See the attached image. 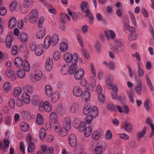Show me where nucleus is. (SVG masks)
Masks as SVG:
<instances>
[{
	"instance_id": "obj_51",
	"label": "nucleus",
	"mask_w": 154,
	"mask_h": 154,
	"mask_svg": "<svg viewBox=\"0 0 154 154\" xmlns=\"http://www.w3.org/2000/svg\"><path fill=\"white\" fill-rule=\"evenodd\" d=\"M149 98H147L145 100L144 103V106L145 109L147 110L148 111H149L150 109V107L149 105Z\"/></svg>"
},
{
	"instance_id": "obj_11",
	"label": "nucleus",
	"mask_w": 154,
	"mask_h": 154,
	"mask_svg": "<svg viewBox=\"0 0 154 154\" xmlns=\"http://www.w3.org/2000/svg\"><path fill=\"white\" fill-rule=\"evenodd\" d=\"M7 76L12 81H15L17 78L16 75L11 70H7L5 72Z\"/></svg>"
},
{
	"instance_id": "obj_63",
	"label": "nucleus",
	"mask_w": 154,
	"mask_h": 154,
	"mask_svg": "<svg viewBox=\"0 0 154 154\" xmlns=\"http://www.w3.org/2000/svg\"><path fill=\"white\" fill-rule=\"evenodd\" d=\"M120 137L122 139L125 140H128L129 138V136L128 135L124 133L120 134Z\"/></svg>"
},
{
	"instance_id": "obj_22",
	"label": "nucleus",
	"mask_w": 154,
	"mask_h": 154,
	"mask_svg": "<svg viewBox=\"0 0 154 154\" xmlns=\"http://www.w3.org/2000/svg\"><path fill=\"white\" fill-rule=\"evenodd\" d=\"M115 41L114 44L115 45L117 46L118 48L119 49V50H123L124 49V46L120 40L116 39L115 40Z\"/></svg>"
},
{
	"instance_id": "obj_3",
	"label": "nucleus",
	"mask_w": 154,
	"mask_h": 154,
	"mask_svg": "<svg viewBox=\"0 0 154 154\" xmlns=\"http://www.w3.org/2000/svg\"><path fill=\"white\" fill-rule=\"evenodd\" d=\"M77 68L76 63H73L69 67L68 66L64 65L62 66L61 69V72L63 75H66L69 73L72 74L75 72Z\"/></svg>"
},
{
	"instance_id": "obj_17",
	"label": "nucleus",
	"mask_w": 154,
	"mask_h": 154,
	"mask_svg": "<svg viewBox=\"0 0 154 154\" xmlns=\"http://www.w3.org/2000/svg\"><path fill=\"white\" fill-rule=\"evenodd\" d=\"M82 96L83 99L86 101H88L91 97V94L89 92L86 91L82 93Z\"/></svg>"
},
{
	"instance_id": "obj_13",
	"label": "nucleus",
	"mask_w": 154,
	"mask_h": 154,
	"mask_svg": "<svg viewBox=\"0 0 154 154\" xmlns=\"http://www.w3.org/2000/svg\"><path fill=\"white\" fill-rule=\"evenodd\" d=\"M46 32V30L44 27H39L38 31L37 33V37L39 39L42 38L45 35Z\"/></svg>"
},
{
	"instance_id": "obj_27",
	"label": "nucleus",
	"mask_w": 154,
	"mask_h": 154,
	"mask_svg": "<svg viewBox=\"0 0 154 154\" xmlns=\"http://www.w3.org/2000/svg\"><path fill=\"white\" fill-rule=\"evenodd\" d=\"M101 133L99 131H95L92 134V137L95 140H98L101 137Z\"/></svg>"
},
{
	"instance_id": "obj_18",
	"label": "nucleus",
	"mask_w": 154,
	"mask_h": 154,
	"mask_svg": "<svg viewBox=\"0 0 154 154\" xmlns=\"http://www.w3.org/2000/svg\"><path fill=\"white\" fill-rule=\"evenodd\" d=\"M39 136L40 139L44 140L46 136V131L44 128H42L39 131Z\"/></svg>"
},
{
	"instance_id": "obj_46",
	"label": "nucleus",
	"mask_w": 154,
	"mask_h": 154,
	"mask_svg": "<svg viewBox=\"0 0 154 154\" xmlns=\"http://www.w3.org/2000/svg\"><path fill=\"white\" fill-rule=\"evenodd\" d=\"M60 56V53L58 51H55L53 54V58L55 60H58Z\"/></svg>"
},
{
	"instance_id": "obj_35",
	"label": "nucleus",
	"mask_w": 154,
	"mask_h": 154,
	"mask_svg": "<svg viewBox=\"0 0 154 154\" xmlns=\"http://www.w3.org/2000/svg\"><path fill=\"white\" fill-rule=\"evenodd\" d=\"M35 148L34 143L32 142H30L28 146V151L29 152H33L34 151Z\"/></svg>"
},
{
	"instance_id": "obj_59",
	"label": "nucleus",
	"mask_w": 154,
	"mask_h": 154,
	"mask_svg": "<svg viewBox=\"0 0 154 154\" xmlns=\"http://www.w3.org/2000/svg\"><path fill=\"white\" fill-rule=\"evenodd\" d=\"M9 104L10 107L11 109H14L15 106V101L14 99H12L9 100Z\"/></svg>"
},
{
	"instance_id": "obj_62",
	"label": "nucleus",
	"mask_w": 154,
	"mask_h": 154,
	"mask_svg": "<svg viewBox=\"0 0 154 154\" xmlns=\"http://www.w3.org/2000/svg\"><path fill=\"white\" fill-rule=\"evenodd\" d=\"M24 90L28 92H31L32 91V88L29 86H24L23 88Z\"/></svg>"
},
{
	"instance_id": "obj_37",
	"label": "nucleus",
	"mask_w": 154,
	"mask_h": 154,
	"mask_svg": "<svg viewBox=\"0 0 154 154\" xmlns=\"http://www.w3.org/2000/svg\"><path fill=\"white\" fill-rule=\"evenodd\" d=\"M142 86V83H140L135 88L136 92L137 94L138 95H140L141 94Z\"/></svg>"
},
{
	"instance_id": "obj_32",
	"label": "nucleus",
	"mask_w": 154,
	"mask_h": 154,
	"mask_svg": "<svg viewBox=\"0 0 154 154\" xmlns=\"http://www.w3.org/2000/svg\"><path fill=\"white\" fill-rule=\"evenodd\" d=\"M96 17L97 20L99 21H101L104 24H106L107 23V20L104 18H103L101 14L99 13H97L96 15Z\"/></svg>"
},
{
	"instance_id": "obj_1",
	"label": "nucleus",
	"mask_w": 154,
	"mask_h": 154,
	"mask_svg": "<svg viewBox=\"0 0 154 154\" xmlns=\"http://www.w3.org/2000/svg\"><path fill=\"white\" fill-rule=\"evenodd\" d=\"M59 40V37L56 34H54L52 38L50 35H48L45 38L43 47L45 49H47L50 45L55 46L58 42Z\"/></svg>"
},
{
	"instance_id": "obj_19",
	"label": "nucleus",
	"mask_w": 154,
	"mask_h": 154,
	"mask_svg": "<svg viewBox=\"0 0 154 154\" xmlns=\"http://www.w3.org/2000/svg\"><path fill=\"white\" fill-rule=\"evenodd\" d=\"M16 18L14 17H11L9 22L8 27L9 28L12 29L14 28L16 25Z\"/></svg>"
},
{
	"instance_id": "obj_4",
	"label": "nucleus",
	"mask_w": 154,
	"mask_h": 154,
	"mask_svg": "<svg viewBox=\"0 0 154 154\" xmlns=\"http://www.w3.org/2000/svg\"><path fill=\"white\" fill-rule=\"evenodd\" d=\"M63 59L66 63H70L72 60H73L74 63H76L78 61V56L77 54L75 53L72 55L70 53H66L64 55Z\"/></svg>"
},
{
	"instance_id": "obj_39",
	"label": "nucleus",
	"mask_w": 154,
	"mask_h": 154,
	"mask_svg": "<svg viewBox=\"0 0 154 154\" xmlns=\"http://www.w3.org/2000/svg\"><path fill=\"white\" fill-rule=\"evenodd\" d=\"M65 127L67 128V129H70L71 127V120L69 117L66 118L65 121Z\"/></svg>"
},
{
	"instance_id": "obj_47",
	"label": "nucleus",
	"mask_w": 154,
	"mask_h": 154,
	"mask_svg": "<svg viewBox=\"0 0 154 154\" xmlns=\"http://www.w3.org/2000/svg\"><path fill=\"white\" fill-rule=\"evenodd\" d=\"M102 148L100 146H97L94 151V154H101L102 152Z\"/></svg>"
},
{
	"instance_id": "obj_15",
	"label": "nucleus",
	"mask_w": 154,
	"mask_h": 154,
	"mask_svg": "<svg viewBox=\"0 0 154 154\" xmlns=\"http://www.w3.org/2000/svg\"><path fill=\"white\" fill-rule=\"evenodd\" d=\"M105 34L108 40H109L110 38L112 39H114L116 37V35L114 32L112 30H109V33L108 32L106 31H105Z\"/></svg>"
},
{
	"instance_id": "obj_53",
	"label": "nucleus",
	"mask_w": 154,
	"mask_h": 154,
	"mask_svg": "<svg viewBox=\"0 0 154 154\" xmlns=\"http://www.w3.org/2000/svg\"><path fill=\"white\" fill-rule=\"evenodd\" d=\"M128 97L129 100L132 103H134V98L132 95V94L129 91H128L127 92Z\"/></svg>"
},
{
	"instance_id": "obj_20",
	"label": "nucleus",
	"mask_w": 154,
	"mask_h": 154,
	"mask_svg": "<svg viewBox=\"0 0 154 154\" xmlns=\"http://www.w3.org/2000/svg\"><path fill=\"white\" fill-rule=\"evenodd\" d=\"M106 108L108 110L112 112L117 111L116 106L112 103H108L107 105Z\"/></svg>"
},
{
	"instance_id": "obj_31",
	"label": "nucleus",
	"mask_w": 154,
	"mask_h": 154,
	"mask_svg": "<svg viewBox=\"0 0 154 154\" xmlns=\"http://www.w3.org/2000/svg\"><path fill=\"white\" fill-rule=\"evenodd\" d=\"M84 135L86 137H88L91 134L92 131V128L91 126H88L85 128Z\"/></svg>"
},
{
	"instance_id": "obj_52",
	"label": "nucleus",
	"mask_w": 154,
	"mask_h": 154,
	"mask_svg": "<svg viewBox=\"0 0 154 154\" xmlns=\"http://www.w3.org/2000/svg\"><path fill=\"white\" fill-rule=\"evenodd\" d=\"M54 126L55 127L54 129L55 132H58L60 131V126L58 122L55 123H54Z\"/></svg>"
},
{
	"instance_id": "obj_40",
	"label": "nucleus",
	"mask_w": 154,
	"mask_h": 154,
	"mask_svg": "<svg viewBox=\"0 0 154 154\" xmlns=\"http://www.w3.org/2000/svg\"><path fill=\"white\" fill-rule=\"evenodd\" d=\"M25 72L24 70H20L17 72L18 77L20 78H23L25 75Z\"/></svg>"
},
{
	"instance_id": "obj_2",
	"label": "nucleus",
	"mask_w": 154,
	"mask_h": 154,
	"mask_svg": "<svg viewBox=\"0 0 154 154\" xmlns=\"http://www.w3.org/2000/svg\"><path fill=\"white\" fill-rule=\"evenodd\" d=\"M83 112L85 115L90 113L94 117H95L98 114L99 111L97 106L91 107L88 104H86L83 110Z\"/></svg>"
},
{
	"instance_id": "obj_29",
	"label": "nucleus",
	"mask_w": 154,
	"mask_h": 154,
	"mask_svg": "<svg viewBox=\"0 0 154 154\" xmlns=\"http://www.w3.org/2000/svg\"><path fill=\"white\" fill-rule=\"evenodd\" d=\"M69 130V129H67V128L65 127L62 128L59 132L60 135L62 137L66 136Z\"/></svg>"
},
{
	"instance_id": "obj_44",
	"label": "nucleus",
	"mask_w": 154,
	"mask_h": 154,
	"mask_svg": "<svg viewBox=\"0 0 154 154\" xmlns=\"http://www.w3.org/2000/svg\"><path fill=\"white\" fill-rule=\"evenodd\" d=\"M20 129L23 131H26L29 130V125L26 123L23 124L20 126Z\"/></svg>"
},
{
	"instance_id": "obj_60",
	"label": "nucleus",
	"mask_w": 154,
	"mask_h": 154,
	"mask_svg": "<svg viewBox=\"0 0 154 154\" xmlns=\"http://www.w3.org/2000/svg\"><path fill=\"white\" fill-rule=\"evenodd\" d=\"M4 88L5 91H9L11 89V86L9 83L8 82H6L5 83Z\"/></svg>"
},
{
	"instance_id": "obj_23",
	"label": "nucleus",
	"mask_w": 154,
	"mask_h": 154,
	"mask_svg": "<svg viewBox=\"0 0 154 154\" xmlns=\"http://www.w3.org/2000/svg\"><path fill=\"white\" fill-rule=\"evenodd\" d=\"M68 48V44L65 42H62L60 45V49L62 51H66Z\"/></svg>"
},
{
	"instance_id": "obj_7",
	"label": "nucleus",
	"mask_w": 154,
	"mask_h": 154,
	"mask_svg": "<svg viewBox=\"0 0 154 154\" xmlns=\"http://www.w3.org/2000/svg\"><path fill=\"white\" fill-rule=\"evenodd\" d=\"M84 13L86 14L85 17H87L89 19L88 23L89 24H92L94 21V17L93 14L91 12L89 9H85Z\"/></svg>"
},
{
	"instance_id": "obj_30",
	"label": "nucleus",
	"mask_w": 154,
	"mask_h": 154,
	"mask_svg": "<svg viewBox=\"0 0 154 154\" xmlns=\"http://www.w3.org/2000/svg\"><path fill=\"white\" fill-rule=\"evenodd\" d=\"M30 7L24 4L23 5L21 6L20 8V11L23 14H24L29 10V8Z\"/></svg>"
},
{
	"instance_id": "obj_6",
	"label": "nucleus",
	"mask_w": 154,
	"mask_h": 154,
	"mask_svg": "<svg viewBox=\"0 0 154 154\" xmlns=\"http://www.w3.org/2000/svg\"><path fill=\"white\" fill-rule=\"evenodd\" d=\"M38 19V11L36 9L32 10L29 13V21L30 22L35 24L36 23Z\"/></svg>"
},
{
	"instance_id": "obj_8",
	"label": "nucleus",
	"mask_w": 154,
	"mask_h": 154,
	"mask_svg": "<svg viewBox=\"0 0 154 154\" xmlns=\"http://www.w3.org/2000/svg\"><path fill=\"white\" fill-rule=\"evenodd\" d=\"M74 77L75 79L79 80L82 79L84 75L85 72L82 69H79L75 70L74 72Z\"/></svg>"
},
{
	"instance_id": "obj_14",
	"label": "nucleus",
	"mask_w": 154,
	"mask_h": 154,
	"mask_svg": "<svg viewBox=\"0 0 154 154\" xmlns=\"http://www.w3.org/2000/svg\"><path fill=\"white\" fill-rule=\"evenodd\" d=\"M73 93L75 96L79 97L82 95V91L81 88L78 86H75L73 90Z\"/></svg>"
},
{
	"instance_id": "obj_41",
	"label": "nucleus",
	"mask_w": 154,
	"mask_h": 154,
	"mask_svg": "<svg viewBox=\"0 0 154 154\" xmlns=\"http://www.w3.org/2000/svg\"><path fill=\"white\" fill-rule=\"evenodd\" d=\"M21 88L20 87L16 88L14 89L13 95L15 97L19 96L21 93Z\"/></svg>"
},
{
	"instance_id": "obj_26",
	"label": "nucleus",
	"mask_w": 154,
	"mask_h": 154,
	"mask_svg": "<svg viewBox=\"0 0 154 154\" xmlns=\"http://www.w3.org/2000/svg\"><path fill=\"white\" fill-rule=\"evenodd\" d=\"M44 120V118L42 115L38 113L36 120V123L38 125H42L43 123Z\"/></svg>"
},
{
	"instance_id": "obj_56",
	"label": "nucleus",
	"mask_w": 154,
	"mask_h": 154,
	"mask_svg": "<svg viewBox=\"0 0 154 154\" xmlns=\"http://www.w3.org/2000/svg\"><path fill=\"white\" fill-rule=\"evenodd\" d=\"M93 116L92 115H89L86 118V122L89 124L91 123L93 119Z\"/></svg>"
},
{
	"instance_id": "obj_57",
	"label": "nucleus",
	"mask_w": 154,
	"mask_h": 154,
	"mask_svg": "<svg viewBox=\"0 0 154 154\" xmlns=\"http://www.w3.org/2000/svg\"><path fill=\"white\" fill-rule=\"evenodd\" d=\"M11 52L14 55H16L18 54L17 47V46L15 45L12 47Z\"/></svg>"
},
{
	"instance_id": "obj_49",
	"label": "nucleus",
	"mask_w": 154,
	"mask_h": 154,
	"mask_svg": "<svg viewBox=\"0 0 154 154\" xmlns=\"http://www.w3.org/2000/svg\"><path fill=\"white\" fill-rule=\"evenodd\" d=\"M20 38L21 41L26 42L27 40V37L25 33H22L20 36Z\"/></svg>"
},
{
	"instance_id": "obj_43",
	"label": "nucleus",
	"mask_w": 154,
	"mask_h": 154,
	"mask_svg": "<svg viewBox=\"0 0 154 154\" xmlns=\"http://www.w3.org/2000/svg\"><path fill=\"white\" fill-rule=\"evenodd\" d=\"M125 129L128 132H131L132 130L131 125L129 123H126L124 125Z\"/></svg>"
},
{
	"instance_id": "obj_33",
	"label": "nucleus",
	"mask_w": 154,
	"mask_h": 154,
	"mask_svg": "<svg viewBox=\"0 0 154 154\" xmlns=\"http://www.w3.org/2000/svg\"><path fill=\"white\" fill-rule=\"evenodd\" d=\"M23 63L21 58L20 57H17L14 60V63L15 65L18 67L20 66Z\"/></svg>"
},
{
	"instance_id": "obj_38",
	"label": "nucleus",
	"mask_w": 154,
	"mask_h": 154,
	"mask_svg": "<svg viewBox=\"0 0 154 154\" xmlns=\"http://www.w3.org/2000/svg\"><path fill=\"white\" fill-rule=\"evenodd\" d=\"M45 90L48 96H51L52 93V88L49 85H47L45 87Z\"/></svg>"
},
{
	"instance_id": "obj_55",
	"label": "nucleus",
	"mask_w": 154,
	"mask_h": 154,
	"mask_svg": "<svg viewBox=\"0 0 154 154\" xmlns=\"http://www.w3.org/2000/svg\"><path fill=\"white\" fill-rule=\"evenodd\" d=\"M17 3L15 2H13L10 4L9 6V8L11 11H13L15 9L17 6Z\"/></svg>"
},
{
	"instance_id": "obj_10",
	"label": "nucleus",
	"mask_w": 154,
	"mask_h": 154,
	"mask_svg": "<svg viewBox=\"0 0 154 154\" xmlns=\"http://www.w3.org/2000/svg\"><path fill=\"white\" fill-rule=\"evenodd\" d=\"M68 142L71 146L75 147L76 144L77 140L76 136L74 134H71L69 136Z\"/></svg>"
},
{
	"instance_id": "obj_34",
	"label": "nucleus",
	"mask_w": 154,
	"mask_h": 154,
	"mask_svg": "<svg viewBox=\"0 0 154 154\" xmlns=\"http://www.w3.org/2000/svg\"><path fill=\"white\" fill-rule=\"evenodd\" d=\"M137 37V34L136 33L132 32L128 35V38L129 41H132L135 40Z\"/></svg>"
},
{
	"instance_id": "obj_24",
	"label": "nucleus",
	"mask_w": 154,
	"mask_h": 154,
	"mask_svg": "<svg viewBox=\"0 0 154 154\" xmlns=\"http://www.w3.org/2000/svg\"><path fill=\"white\" fill-rule=\"evenodd\" d=\"M24 71L28 72L30 69V66L28 62L26 60H24L23 61V63L22 65Z\"/></svg>"
},
{
	"instance_id": "obj_45",
	"label": "nucleus",
	"mask_w": 154,
	"mask_h": 154,
	"mask_svg": "<svg viewBox=\"0 0 154 154\" xmlns=\"http://www.w3.org/2000/svg\"><path fill=\"white\" fill-rule=\"evenodd\" d=\"M82 122L79 120V119H77L76 120H74L73 122V124L74 126L76 128H79V125Z\"/></svg>"
},
{
	"instance_id": "obj_48",
	"label": "nucleus",
	"mask_w": 154,
	"mask_h": 154,
	"mask_svg": "<svg viewBox=\"0 0 154 154\" xmlns=\"http://www.w3.org/2000/svg\"><path fill=\"white\" fill-rule=\"evenodd\" d=\"M146 130V128L144 127L143 128V131H142L140 132L137 134V137L138 138H140L142 137L145 134Z\"/></svg>"
},
{
	"instance_id": "obj_42",
	"label": "nucleus",
	"mask_w": 154,
	"mask_h": 154,
	"mask_svg": "<svg viewBox=\"0 0 154 154\" xmlns=\"http://www.w3.org/2000/svg\"><path fill=\"white\" fill-rule=\"evenodd\" d=\"M78 108V106L76 104H73L72 105L70 108V111L72 113L76 112Z\"/></svg>"
},
{
	"instance_id": "obj_16",
	"label": "nucleus",
	"mask_w": 154,
	"mask_h": 154,
	"mask_svg": "<svg viewBox=\"0 0 154 154\" xmlns=\"http://www.w3.org/2000/svg\"><path fill=\"white\" fill-rule=\"evenodd\" d=\"M22 99L24 102L26 104L29 103L30 102V97L27 93L25 92L22 95Z\"/></svg>"
},
{
	"instance_id": "obj_25",
	"label": "nucleus",
	"mask_w": 154,
	"mask_h": 154,
	"mask_svg": "<svg viewBox=\"0 0 154 154\" xmlns=\"http://www.w3.org/2000/svg\"><path fill=\"white\" fill-rule=\"evenodd\" d=\"M59 98V93L55 92L51 96V100L53 103H55L58 100Z\"/></svg>"
},
{
	"instance_id": "obj_54",
	"label": "nucleus",
	"mask_w": 154,
	"mask_h": 154,
	"mask_svg": "<svg viewBox=\"0 0 154 154\" xmlns=\"http://www.w3.org/2000/svg\"><path fill=\"white\" fill-rule=\"evenodd\" d=\"M7 10L6 8L4 7L0 8V14L2 16L5 15L6 13Z\"/></svg>"
},
{
	"instance_id": "obj_9",
	"label": "nucleus",
	"mask_w": 154,
	"mask_h": 154,
	"mask_svg": "<svg viewBox=\"0 0 154 154\" xmlns=\"http://www.w3.org/2000/svg\"><path fill=\"white\" fill-rule=\"evenodd\" d=\"M39 106L43 108L45 111L47 112H50L52 110V107L48 101H45L44 103L42 102L40 103Z\"/></svg>"
},
{
	"instance_id": "obj_36",
	"label": "nucleus",
	"mask_w": 154,
	"mask_h": 154,
	"mask_svg": "<svg viewBox=\"0 0 154 154\" xmlns=\"http://www.w3.org/2000/svg\"><path fill=\"white\" fill-rule=\"evenodd\" d=\"M89 7V5L88 3L86 1L82 2L80 5V9L81 11L84 13L85 10L84 8H88Z\"/></svg>"
},
{
	"instance_id": "obj_5",
	"label": "nucleus",
	"mask_w": 154,
	"mask_h": 154,
	"mask_svg": "<svg viewBox=\"0 0 154 154\" xmlns=\"http://www.w3.org/2000/svg\"><path fill=\"white\" fill-rule=\"evenodd\" d=\"M42 47L43 45L42 44L36 46V43L35 42H33L31 45L30 48L32 51H35V55L40 56L43 53Z\"/></svg>"
},
{
	"instance_id": "obj_64",
	"label": "nucleus",
	"mask_w": 154,
	"mask_h": 154,
	"mask_svg": "<svg viewBox=\"0 0 154 154\" xmlns=\"http://www.w3.org/2000/svg\"><path fill=\"white\" fill-rule=\"evenodd\" d=\"M19 49L22 52H24L26 50V46L25 44H23L20 46Z\"/></svg>"
},
{
	"instance_id": "obj_21",
	"label": "nucleus",
	"mask_w": 154,
	"mask_h": 154,
	"mask_svg": "<svg viewBox=\"0 0 154 154\" xmlns=\"http://www.w3.org/2000/svg\"><path fill=\"white\" fill-rule=\"evenodd\" d=\"M42 77V71L39 70H37L35 72V78L37 81L40 80Z\"/></svg>"
},
{
	"instance_id": "obj_50",
	"label": "nucleus",
	"mask_w": 154,
	"mask_h": 154,
	"mask_svg": "<svg viewBox=\"0 0 154 154\" xmlns=\"http://www.w3.org/2000/svg\"><path fill=\"white\" fill-rule=\"evenodd\" d=\"M123 19L124 22V25L126 28H127L129 26V20L126 16H124L123 17Z\"/></svg>"
},
{
	"instance_id": "obj_12",
	"label": "nucleus",
	"mask_w": 154,
	"mask_h": 154,
	"mask_svg": "<svg viewBox=\"0 0 154 154\" xmlns=\"http://www.w3.org/2000/svg\"><path fill=\"white\" fill-rule=\"evenodd\" d=\"M112 80L109 79H108L107 81V87L109 89H112L113 91H117L118 88L117 86L114 84L112 85Z\"/></svg>"
},
{
	"instance_id": "obj_28",
	"label": "nucleus",
	"mask_w": 154,
	"mask_h": 154,
	"mask_svg": "<svg viewBox=\"0 0 154 154\" xmlns=\"http://www.w3.org/2000/svg\"><path fill=\"white\" fill-rule=\"evenodd\" d=\"M50 118L51 120L54 123H55L58 122L57 116L55 112H53L50 114Z\"/></svg>"
},
{
	"instance_id": "obj_58",
	"label": "nucleus",
	"mask_w": 154,
	"mask_h": 154,
	"mask_svg": "<svg viewBox=\"0 0 154 154\" xmlns=\"http://www.w3.org/2000/svg\"><path fill=\"white\" fill-rule=\"evenodd\" d=\"M79 125V128H78L81 131H82L85 130L86 126V124L84 122H82Z\"/></svg>"
},
{
	"instance_id": "obj_61",
	"label": "nucleus",
	"mask_w": 154,
	"mask_h": 154,
	"mask_svg": "<svg viewBox=\"0 0 154 154\" xmlns=\"http://www.w3.org/2000/svg\"><path fill=\"white\" fill-rule=\"evenodd\" d=\"M117 91H113L112 92V98L114 99L119 100V97L117 96Z\"/></svg>"
}]
</instances>
